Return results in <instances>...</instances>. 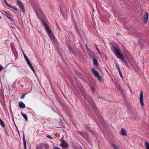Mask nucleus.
Returning <instances> with one entry per match:
<instances>
[{
	"mask_svg": "<svg viewBox=\"0 0 149 149\" xmlns=\"http://www.w3.org/2000/svg\"><path fill=\"white\" fill-rule=\"evenodd\" d=\"M78 132L79 134H80L81 135H82L83 134V133L81 132L78 131Z\"/></svg>",
	"mask_w": 149,
	"mask_h": 149,
	"instance_id": "cd10ccee",
	"label": "nucleus"
},
{
	"mask_svg": "<svg viewBox=\"0 0 149 149\" xmlns=\"http://www.w3.org/2000/svg\"><path fill=\"white\" fill-rule=\"evenodd\" d=\"M120 76L121 77L122 79H123V77L122 75V74L121 72H120L119 73Z\"/></svg>",
	"mask_w": 149,
	"mask_h": 149,
	"instance_id": "bb28decb",
	"label": "nucleus"
},
{
	"mask_svg": "<svg viewBox=\"0 0 149 149\" xmlns=\"http://www.w3.org/2000/svg\"><path fill=\"white\" fill-rule=\"evenodd\" d=\"M92 90L93 92H94V89H93V88H92Z\"/></svg>",
	"mask_w": 149,
	"mask_h": 149,
	"instance_id": "58836bf2",
	"label": "nucleus"
},
{
	"mask_svg": "<svg viewBox=\"0 0 149 149\" xmlns=\"http://www.w3.org/2000/svg\"><path fill=\"white\" fill-rule=\"evenodd\" d=\"M3 1L6 4L7 3V2L6 1V0H3Z\"/></svg>",
	"mask_w": 149,
	"mask_h": 149,
	"instance_id": "c9c22d12",
	"label": "nucleus"
},
{
	"mask_svg": "<svg viewBox=\"0 0 149 149\" xmlns=\"http://www.w3.org/2000/svg\"><path fill=\"white\" fill-rule=\"evenodd\" d=\"M22 116H23V118L26 120V121L28 120V117H27V116L25 114H23L22 115Z\"/></svg>",
	"mask_w": 149,
	"mask_h": 149,
	"instance_id": "dca6fc26",
	"label": "nucleus"
},
{
	"mask_svg": "<svg viewBox=\"0 0 149 149\" xmlns=\"http://www.w3.org/2000/svg\"><path fill=\"white\" fill-rule=\"evenodd\" d=\"M10 16H7V17L9 19H10V20L13 21V19L12 18V15L10 14Z\"/></svg>",
	"mask_w": 149,
	"mask_h": 149,
	"instance_id": "6ab92c4d",
	"label": "nucleus"
},
{
	"mask_svg": "<svg viewBox=\"0 0 149 149\" xmlns=\"http://www.w3.org/2000/svg\"><path fill=\"white\" fill-rule=\"evenodd\" d=\"M27 63L28 64V65H30L31 64L30 61L29 62H28Z\"/></svg>",
	"mask_w": 149,
	"mask_h": 149,
	"instance_id": "72a5a7b5",
	"label": "nucleus"
},
{
	"mask_svg": "<svg viewBox=\"0 0 149 149\" xmlns=\"http://www.w3.org/2000/svg\"><path fill=\"white\" fill-rule=\"evenodd\" d=\"M23 144H24V149H26V142L25 141L24 135V134L23 135Z\"/></svg>",
	"mask_w": 149,
	"mask_h": 149,
	"instance_id": "9b49d317",
	"label": "nucleus"
},
{
	"mask_svg": "<svg viewBox=\"0 0 149 149\" xmlns=\"http://www.w3.org/2000/svg\"><path fill=\"white\" fill-rule=\"evenodd\" d=\"M91 70L92 72L94 75V76L97 78L100 82H102L103 80L99 72L97 70H95L93 68H91Z\"/></svg>",
	"mask_w": 149,
	"mask_h": 149,
	"instance_id": "20e7f679",
	"label": "nucleus"
},
{
	"mask_svg": "<svg viewBox=\"0 0 149 149\" xmlns=\"http://www.w3.org/2000/svg\"><path fill=\"white\" fill-rule=\"evenodd\" d=\"M24 56L25 60L28 59V57L26 56V54L24 53Z\"/></svg>",
	"mask_w": 149,
	"mask_h": 149,
	"instance_id": "393cba45",
	"label": "nucleus"
},
{
	"mask_svg": "<svg viewBox=\"0 0 149 149\" xmlns=\"http://www.w3.org/2000/svg\"><path fill=\"white\" fill-rule=\"evenodd\" d=\"M61 146L62 148H67L68 147V144L67 142L63 139V138L61 139Z\"/></svg>",
	"mask_w": 149,
	"mask_h": 149,
	"instance_id": "39448f33",
	"label": "nucleus"
},
{
	"mask_svg": "<svg viewBox=\"0 0 149 149\" xmlns=\"http://www.w3.org/2000/svg\"><path fill=\"white\" fill-rule=\"evenodd\" d=\"M6 5L7 6H8V7H10V8H13L12 7L11 5L8 4V3H7L6 4Z\"/></svg>",
	"mask_w": 149,
	"mask_h": 149,
	"instance_id": "5701e85b",
	"label": "nucleus"
},
{
	"mask_svg": "<svg viewBox=\"0 0 149 149\" xmlns=\"http://www.w3.org/2000/svg\"><path fill=\"white\" fill-rule=\"evenodd\" d=\"M35 11L36 13L37 16L39 18V19L40 20L41 22L44 25L46 31L47 32L48 34L49 35H50V34H51V31L50 29L49 26H48L46 23L45 22L44 20L43 19H42L41 18H40L38 15V14L40 16H44V14L42 11L41 9L40 8L39 9H38V10H35Z\"/></svg>",
	"mask_w": 149,
	"mask_h": 149,
	"instance_id": "f03ea898",
	"label": "nucleus"
},
{
	"mask_svg": "<svg viewBox=\"0 0 149 149\" xmlns=\"http://www.w3.org/2000/svg\"><path fill=\"white\" fill-rule=\"evenodd\" d=\"M148 15L147 12L146 11L145 12V14L143 16V21L145 23H146L148 19Z\"/></svg>",
	"mask_w": 149,
	"mask_h": 149,
	"instance_id": "6e6552de",
	"label": "nucleus"
},
{
	"mask_svg": "<svg viewBox=\"0 0 149 149\" xmlns=\"http://www.w3.org/2000/svg\"><path fill=\"white\" fill-rule=\"evenodd\" d=\"M112 145L114 149H118V148L114 144L112 143Z\"/></svg>",
	"mask_w": 149,
	"mask_h": 149,
	"instance_id": "412c9836",
	"label": "nucleus"
},
{
	"mask_svg": "<svg viewBox=\"0 0 149 149\" xmlns=\"http://www.w3.org/2000/svg\"><path fill=\"white\" fill-rule=\"evenodd\" d=\"M53 149H61L57 147H54L53 148Z\"/></svg>",
	"mask_w": 149,
	"mask_h": 149,
	"instance_id": "c756f323",
	"label": "nucleus"
},
{
	"mask_svg": "<svg viewBox=\"0 0 149 149\" xmlns=\"http://www.w3.org/2000/svg\"><path fill=\"white\" fill-rule=\"evenodd\" d=\"M95 48H96V49L97 51V52H98V53L100 54V52L99 51V50L98 49V48H97V46L96 45H95Z\"/></svg>",
	"mask_w": 149,
	"mask_h": 149,
	"instance_id": "4be33fe9",
	"label": "nucleus"
},
{
	"mask_svg": "<svg viewBox=\"0 0 149 149\" xmlns=\"http://www.w3.org/2000/svg\"><path fill=\"white\" fill-rule=\"evenodd\" d=\"M44 146L45 149H48L49 148V146L47 144H45Z\"/></svg>",
	"mask_w": 149,
	"mask_h": 149,
	"instance_id": "a211bd4d",
	"label": "nucleus"
},
{
	"mask_svg": "<svg viewBox=\"0 0 149 149\" xmlns=\"http://www.w3.org/2000/svg\"><path fill=\"white\" fill-rule=\"evenodd\" d=\"M3 69V68L2 66L0 65V71H2Z\"/></svg>",
	"mask_w": 149,
	"mask_h": 149,
	"instance_id": "a878e982",
	"label": "nucleus"
},
{
	"mask_svg": "<svg viewBox=\"0 0 149 149\" xmlns=\"http://www.w3.org/2000/svg\"><path fill=\"white\" fill-rule=\"evenodd\" d=\"M93 64L96 65H98V63L97 60L95 58H93Z\"/></svg>",
	"mask_w": 149,
	"mask_h": 149,
	"instance_id": "ddd939ff",
	"label": "nucleus"
},
{
	"mask_svg": "<svg viewBox=\"0 0 149 149\" xmlns=\"http://www.w3.org/2000/svg\"><path fill=\"white\" fill-rule=\"evenodd\" d=\"M111 47L113 51L116 54V56L117 57L119 58L124 63L125 65L128 67H129L128 63L124 59V56L122 52L114 45H112Z\"/></svg>",
	"mask_w": 149,
	"mask_h": 149,
	"instance_id": "f257e3e1",
	"label": "nucleus"
},
{
	"mask_svg": "<svg viewBox=\"0 0 149 149\" xmlns=\"http://www.w3.org/2000/svg\"><path fill=\"white\" fill-rule=\"evenodd\" d=\"M3 14L6 17H7V16H10V14L8 12L6 11H3Z\"/></svg>",
	"mask_w": 149,
	"mask_h": 149,
	"instance_id": "f8f14e48",
	"label": "nucleus"
},
{
	"mask_svg": "<svg viewBox=\"0 0 149 149\" xmlns=\"http://www.w3.org/2000/svg\"><path fill=\"white\" fill-rule=\"evenodd\" d=\"M52 38L53 40H56V38L54 36H52Z\"/></svg>",
	"mask_w": 149,
	"mask_h": 149,
	"instance_id": "7c9ffc66",
	"label": "nucleus"
},
{
	"mask_svg": "<svg viewBox=\"0 0 149 149\" xmlns=\"http://www.w3.org/2000/svg\"><path fill=\"white\" fill-rule=\"evenodd\" d=\"M118 70L119 72V73L120 72H121V71H120V68H119V69H118Z\"/></svg>",
	"mask_w": 149,
	"mask_h": 149,
	"instance_id": "4c0bfd02",
	"label": "nucleus"
},
{
	"mask_svg": "<svg viewBox=\"0 0 149 149\" xmlns=\"http://www.w3.org/2000/svg\"><path fill=\"white\" fill-rule=\"evenodd\" d=\"M19 106L21 109H24L26 107L25 104L21 101L19 102Z\"/></svg>",
	"mask_w": 149,
	"mask_h": 149,
	"instance_id": "1a4fd4ad",
	"label": "nucleus"
},
{
	"mask_svg": "<svg viewBox=\"0 0 149 149\" xmlns=\"http://www.w3.org/2000/svg\"><path fill=\"white\" fill-rule=\"evenodd\" d=\"M27 63L28 64V65H30L31 64L30 61L29 62H28Z\"/></svg>",
	"mask_w": 149,
	"mask_h": 149,
	"instance_id": "f704fd0d",
	"label": "nucleus"
},
{
	"mask_svg": "<svg viewBox=\"0 0 149 149\" xmlns=\"http://www.w3.org/2000/svg\"><path fill=\"white\" fill-rule=\"evenodd\" d=\"M144 144L146 149H149V143L146 142Z\"/></svg>",
	"mask_w": 149,
	"mask_h": 149,
	"instance_id": "4468645a",
	"label": "nucleus"
},
{
	"mask_svg": "<svg viewBox=\"0 0 149 149\" xmlns=\"http://www.w3.org/2000/svg\"><path fill=\"white\" fill-rule=\"evenodd\" d=\"M143 94L142 91H140V101L141 105L142 107H143L144 106V103L143 101Z\"/></svg>",
	"mask_w": 149,
	"mask_h": 149,
	"instance_id": "0eeeda50",
	"label": "nucleus"
},
{
	"mask_svg": "<svg viewBox=\"0 0 149 149\" xmlns=\"http://www.w3.org/2000/svg\"><path fill=\"white\" fill-rule=\"evenodd\" d=\"M66 46L70 52H73V49L72 48H71L70 46L69 45L67 44Z\"/></svg>",
	"mask_w": 149,
	"mask_h": 149,
	"instance_id": "2eb2a0df",
	"label": "nucleus"
},
{
	"mask_svg": "<svg viewBox=\"0 0 149 149\" xmlns=\"http://www.w3.org/2000/svg\"><path fill=\"white\" fill-rule=\"evenodd\" d=\"M1 134L0 133V139L1 138Z\"/></svg>",
	"mask_w": 149,
	"mask_h": 149,
	"instance_id": "ea45409f",
	"label": "nucleus"
},
{
	"mask_svg": "<svg viewBox=\"0 0 149 149\" xmlns=\"http://www.w3.org/2000/svg\"><path fill=\"white\" fill-rule=\"evenodd\" d=\"M47 137L49 138H50V139H52V138L49 135H47Z\"/></svg>",
	"mask_w": 149,
	"mask_h": 149,
	"instance_id": "c85d7f7f",
	"label": "nucleus"
},
{
	"mask_svg": "<svg viewBox=\"0 0 149 149\" xmlns=\"http://www.w3.org/2000/svg\"><path fill=\"white\" fill-rule=\"evenodd\" d=\"M5 132H6V134H8L7 132L6 131H5Z\"/></svg>",
	"mask_w": 149,
	"mask_h": 149,
	"instance_id": "a19ab883",
	"label": "nucleus"
},
{
	"mask_svg": "<svg viewBox=\"0 0 149 149\" xmlns=\"http://www.w3.org/2000/svg\"><path fill=\"white\" fill-rule=\"evenodd\" d=\"M13 7V8L15 10H18V9L17 8H15V7Z\"/></svg>",
	"mask_w": 149,
	"mask_h": 149,
	"instance_id": "2f4dec72",
	"label": "nucleus"
},
{
	"mask_svg": "<svg viewBox=\"0 0 149 149\" xmlns=\"http://www.w3.org/2000/svg\"><path fill=\"white\" fill-rule=\"evenodd\" d=\"M29 66L30 67V68H31V69L33 70V72L35 73V71L34 70V69L32 64H31L30 65H29Z\"/></svg>",
	"mask_w": 149,
	"mask_h": 149,
	"instance_id": "f3484780",
	"label": "nucleus"
},
{
	"mask_svg": "<svg viewBox=\"0 0 149 149\" xmlns=\"http://www.w3.org/2000/svg\"><path fill=\"white\" fill-rule=\"evenodd\" d=\"M17 3L23 13H24L25 11V10L24 7L22 2L18 0L17 1Z\"/></svg>",
	"mask_w": 149,
	"mask_h": 149,
	"instance_id": "423d86ee",
	"label": "nucleus"
},
{
	"mask_svg": "<svg viewBox=\"0 0 149 149\" xmlns=\"http://www.w3.org/2000/svg\"><path fill=\"white\" fill-rule=\"evenodd\" d=\"M21 114H22V115L23 114H24V113H23L22 112H21Z\"/></svg>",
	"mask_w": 149,
	"mask_h": 149,
	"instance_id": "79ce46f5",
	"label": "nucleus"
},
{
	"mask_svg": "<svg viewBox=\"0 0 149 149\" xmlns=\"http://www.w3.org/2000/svg\"><path fill=\"white\" fill-rule=\"evenodd\" d=\"M118 70L119 72V73L120 72H121V71H120V68H119V69H118Z\"/></svg>",
	"mask_w": 149,
	"mask_h": 149,
	"instance_id": "e433bc0d",
	"label": "nucleus"
},
{
	"mask_svg": "<svg viewBox=\"0 0 149 149\" xmlns=\"http://www.w3.org/2000/svg\"><path fill=\"white\" fill-rule=\"evenodd\" d=\"M121 134L122 135L125 136H127L126 131L123 128H122L121 129Z\"/></svg>",
	"mask_w": 149,
	"mask_h": 149,
	"instance_id": "9d476101",
	"label": "nucleus"
},
{
	"mask_svg": "<svg viewBox=\"0 0 149 149\" xmlns=\"http://www.w3.org/2000/svg\"><path fill=\"white\" fill-rule=\"evenodd\" d=\"M26 62L27 63L28 62H29L30 61L29 60L28 58L26 60Z\"/></svg>",
	"mask_w": 149,
	"mask_h": 149,
	"instance_id": "473e14b6",
	"label": "nucleus"
},
{
	"mask_svg": "<svg viewBox=\"0 0 149 149\" xmlns=\"http://www.w3.org/2000/svg\"><path fill=\"white\" fill-rule=\"evenodd\" d=\"M26 94H23L22 95H21L20 98L21 99H23L25 97Z\"/></svg>",
	"mask_w": 149,
	"mask_h": 149,
	"instance_id": "aec40b11",
	"label": "nucleus"
},
{
	"mask_svg": "<svg viewBox=\"0 0 149 149\" xmlns=\"http://www.w3.org/2000/svg\"><path fill=\"white\" fill-rule=\"evenodd\" d=\"M83 95L84 98L88 100L89 103L91 105V107L93 108L94 110L95 111L96 109V108L95 105V102L93 100L90 95L85 94H83Z\"/></svg>",
	"mask_w": 149,
	"mask_h": 149,
	"instance_id": "7ed1b4c3",
	"label": "nucleus"
},
{
	"mask_svg": "<svg viewBox=\"0 0 149 149\" xmlns=\"http://www.w3.org/2000/svg\"><path fill=\"white\" fill-rule=\"evenodd\" d=\"M116 67L117 68V69H119V68H119V66H118V64L117 63H116Z\"/></svg>",
	"mask_w": 149,
	"mask_h": 149,
	"instance_id": "b1692460",
	"label": "nucleus"
}]
</instances>
